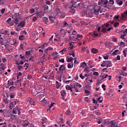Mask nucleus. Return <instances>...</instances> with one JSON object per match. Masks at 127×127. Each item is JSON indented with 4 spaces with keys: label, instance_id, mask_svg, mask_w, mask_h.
I'll return each mask as SVG.
<instances>
[{
    "label": "nucleus",
    "instance_id": "nucleus-48",
    "mask_svg": "<svg viewBox=\"0 0 127 127\" xmlns=\"http://www.w3.org/2000/svg\"><path fill=\"white\" fill-rule=\"evenodd\" d=\"M10 22H11V18H9L6 20V22H7V23H8V24H9V23H10Z\"/></svg>",
    "mask_w": 127,
    "mask_h": 127
},
{
    "label": "nucleus",
    "instance_id": "nucleus-31",
    "mask_svg": "<svg viewBox=\"0 0 127 127\" xmlns=\"http://www.w3.org/2000/svg\"><path fill=\"white\" fill-rule=\"evenodd\" d=\"M42 125H44V123H46V122H47V119L46 118H43L42 119Z\"/></svg>",
    "mask_w": 127,
    "mask_h": 127
},
{
    "label": "nucleus",
    "instance_id": "nucleus-35",
    "mask_svg": "<svg viewBox=\"0 0 127 127\" xmlns=\"http://www.w3.org/2000/svg\"><path fill=\"white\" fill-rule=\"evenodd\" d=\"M75 86L76 87H79V88H81V87H82V85H81L79 83L76 82L75 83H74Z\"/></svg>",
    "mask_w": 127,
    "mask_h": 127
},
{
    "label": "nucleus",
    "instance_id": "nucleus-46",
    "mask_svg": "<svg viewBox=\"0 0 127 127\" xmlns=\"http://www.w3.org/2000/svg\"><path fill=\"white\" fill-rule=\"evenodd\" d=\"M54 104H55V103H54V102H53L51 103V104L49 106V110H50V109H51V108H52V107H53L54 106Z\"/></svg>",
    "mask_w": 127,
    "mask_h": 127
},
{
    "label": "nucleus",
    "instance_id": "nucleus-19",
    "mask_svg": "<svg viewBox=\"0 0 127 127\" xmlns=\"http://www.w3.org/2000/svg\"><path fill=\"white\" fill-rule=\"evenodd\" d=\"M57 84V89H59L60 88V87H61V83L59 82L58 81H56Z\"/></svg>",
    "mask_w": 127,
    "mask_h": 127
},
{
    "label": "nucleus",
    "instance_id": "nucleus-36",
    "mask_svg": "<svg viewBox=\"0 0 127 127\" xmlns=\"http://www.w3.org/2000/svg\"><path fill=\"white\" fill-rule=\"evenodd\" d=\"M16 112H17V114L18 115H20V114H21L20 109L18 108V107L17 108V111Z\"/></svg>",
    "mask_w": 127,
    "mask_h": 127
},
{
    "label": "nucleus",
    "instance_id": "nucleus-16",
    "mask_svg": "<svg viewBox=\"0 0 127 127\" xmlns=\"http://www.w3.org/2000/svg\"><path fill=\"white\" fill-rule=\"evenodd\" d=\"M91 51H92V53H94V54H96L98 53V52H99V50H98V49H96L95 48L92 49Z\"/></svg>",
    "mask_w": 127,
    "mask_h": 127
},
{
    "label": "nucleus",
    "instance_id": "nucleus-55",
    "mask_svg": "<svg viewBox=\"0 0 127 127\" xmlns=\"http://www.w3.org/2000/svg\"><path fill=\"white\" fill-rule=\"evenodd\" d=\"M4 46H5L7 50H8V51H10V50H9V48L7 46V44H5Z\"/></svg>",
    "mask_w": 127,
    "mask_h": 127
},
{
    "label": "nucleus",
    "instance_id": "nucleus-28",
    "mask_svg": "<svg viewBox=\"0 0 127 127\" xmlns=\"http://www.w3.org/2000/svg\"><path fill=\"white\" fill-rule=\"evenodd\" d=\"M45 45H47V43H44L42 46H40L39 48H41L43 49L45 47Z\"/></svg>",
    "mask_w": 127,
    "mask_h": 127
},
{
    "label": "nucleus",
    "instance_id": "nucleus-56",
    "mask_svg": "<svg viewBox=\"0 0 127 127\" xmlns=\"http://www.w3.org/2000/svg\"><path fill=\"white\" fill-rule=\"evenodd\" d=\"M68 25H69V24H68V23H67V22L66 21H64V26L67 27V26H68Z\"/></svg>",
    "mask_w": 127,
    "mask_h": 127
},
{
    "label": "nucleus",
    "instance_id": "nucleus-64",
    "mask_svg": "<svg viewBox=\"0 0 127 127\" xmlns=\"http://www.w3.org/2000/svg\"><path fill=\"white\" fill-rule=\"evenodd\" d=\"M21 34H24V35H26L27 33L26 31H22Z\"/></svg>",
    "mask_w": 127,
    "mask_h": 127
},
{
    "label": "nucleus",
    "instance_id": "nucleus-50",
    "mask_svg": "<svg viewBox=\"0 0 127 127\" xmlns=\"http://www.w3.org/2000/svg\"><path fill=\"white\" fill-rule=\"evenodd\" d=\"M109 3H110V4H114L115 1L114 0H109Z\"/></svg>",
    "mask_w": 127,
    "mask_h": 127
},
{
    "label": "nucleus",
    "instance_id": "nucleus-33",
    "mask_svg": "<svg viewBox=\"0 0 127 127\" xmlns=\"http://www.w3.org/2000/svg\"><path fill=\"white\" fill-rule=\"evenodd\" d=\"M73 64L72 65H71V64H70V63H68L67 64V68H68V69H71V68L73 67Z\"/></svg>",
    "mask_w": 127,
    "mask_h": 127
},
{
    "label": "nucleus",
    "instance_id": "nucleus-53",
    "mask_svg": "<svg viewBox=\"0 0 127 127\" xmlns=\"http://www.w3.org/2000/svg\"><path fill=\"white\" fill-rule=\"evenodd\" d=\"M85 71L87 72V73H89L90 72V70H89V67H86L85 68Z\"/></svg>",
    "mask_w": 127,
    "mask_h": 127
},
{
    "label": "nucleus",
    "instance_id": "nucleus-17",
    "mask_svg": "<svg viewBox=\"0 0 127 127\" xmlns=\"http://www.w3.org/2000/svg\"><path fill=\"white\" fill-rule=\"evenodd\" d=\"M29 125V122L27 121H24L23 126V127H27Z\"/></svg>",
    "mask_w": 127,
    "mask_h": 127
},
{
    "label": "nucleus",
    "instance_id": "nucleus-25",
    "mask_svg": "<svg viewBox=\"0 0 127 127\" xmlns=\"http://www.w3.org/2000/svg\"><path fill=\"white\" fill-rule=\"evenodd\" d=\"M71 88H72V87H71V86H70V85H67L65 86V89H66V90H67L68 91H69L70 90H71Z\"/></svg>",
    "mask_w": 127,
    "mask_h": 127
},
{
    "label": "nucleus",
    "instance_id": "nucleus-29",
    "mask_svg": "<svg viewBox=\"0 0 127 127\" xmlns=\"http://www.w3.org/2000/svg\"><path fill=\"white\" fill-rule=\"evenodd\" d=\"M18 39L19 40H23L24 39V36L22 35L21 36H19Z\"/></svg>",
    "mask_w": 127,
    "mask_h": 127
},
{
    "label": "nucleus",
    "instance_id": "nucleus-34",
    "mask_svg": "<svg viewBox=\"0 0 127 127\" xmlns=\"http://www.w3.org/2000/svg\"><path fill=\"white\" fill-rule=\"evenodd\" d=\"M49 19L51 21H52V22H54V17H53V16H49Z\"/></svg>",
    "mask_w": 127,
    "mask_h": 127
},
{
    "label": "nucleus",
    "instance_id": "nucleus-20",
    "mask_svg": "<svg viewBox=\"0 0 127 127\" xmlns=\"http://www.w3.org/2000/svg\"><path fill=\"white\" fill-rule=\"evenodd\" d=\"M87 66V64H86L85 62H83L80 64V67H82V68H85Z\"/></svg>",
    "mask_w": 127,
    "mask_h": 127
},
{
    "label": "nucleus",
    "instance_id": "nucleus-3",
    "mask_svg": "<svg viewBox=\"0 0 127 127\" xmlns=\"http://www.w3.org/2000/svg\"><path fill=\"white\" fill-rule=\"evenodd\" d=\"M15 17L13 18V21L15 22V24H19V18L21 17V15L19 13H15L14 15Z\"/></svg>",
    "mask_w": 127,
    "mask_h": 127
},
{
    "label": "nucleus",
    "instance_id": "nucleus-5",
    "mask_svg": "<svg viewBox=\"0 0 127 127\" xmlns=\"http://www.w3.org/2000/svg\"><path fill=\"white\" fill-rule=\"evenodd\" d=\"M44 13H45L44 12L41 11L40 12H37L35 14H36L38 18H41L42 16H44Z\"/></svg>",
    "mask_w": 127,
    "mask_h": 127
},
{
    "label": "nucleus",
    "instance_id": "nucleus-59",
    "mask_svg": "<svg viewBox=\"0 0 127 127\" xmlns=\"http://www.w3.org/2000/svg\"><path fill=\"white\" fill-rule=\"evenodd\" d=\"M26 53V55H30V54H31V53H30V51H26L25 52Z\"/></svg>",
    "mask_w": 127,
    "mask_h": 127
},
{
    "label": "nucleus",
    "instance_id": "nucleus-62",
    "mask_svg": "<svg viewBox=\"0 0 127 127\" xmlns=\"http://www.w3.org/2000/svg\"><path fill=\"white\" fill-rule=\"evenodd\" d=\"M102 88L103 89L104 91H106V85L102 84Z\"/></svg>",
    "mask_w": 127,
    "mask_h": 127
},
{
    "label": "nucleus",
    "instance_id": "nucleus-43",
    "mask_svg": "<svg viewBox=\"0 0 127 127\" xmlns=\"http://www.w3.org/2000/svg\"><path fill=\"white\" fill-rule=\"evenodd\" d=\"M37 18H38L37 17H36V16L34 17L33 18L32 21H33V22H35V21H36V20H37Z\"/></svg>",
    "mask_w": 127,
    "mask_h": 127
},
{
    "label": "nucleus",
    "instance_id": "nucleus-4",
    "mask_svg": "<svg viewBox=\"0 0 127 127\" xmlns=\"http://www.w3.org/2000/svg\"><path fill=\"white\" fill-rule=\"evenodd\" d=\"M27 101L28 102L30 106L36 105V102H35V101L34 100V99H32V98H28Z\"/></svg>",
    "mask_w": 127,
    "mask_h": 127
},
{
    "label": "nucleus",
    "instance_id": "nucleus-42",
    "mask_svg": "<svg viewBox=\"0 0 127 127\" xmlns=\"http://www.w3.org/2000/svg\"><path fill=\"white\" fill-rule=\"evenodd\" d=\"M108 3H109V1H108V0H104V2H103V5L108 4Z\"/></svg>",
    "mask_w": 127,
    "mask_h": 127
},
{
    "label": "nucleus",
    "instance_id": "nucleus-60",
    "mask_svg": "<svg viewBox=\"0 0 127 127\" xmlns=\"http://www.w3.org/2000/svg\"><path fill=\"white\" fill-rule=\"evenodd\" d=\"M66 51V48H64L62 51H60V53H62L63 54V52H65Z\"/></svg>",
    "mask_w": 127,
    "mask_h": 127
},
{
    "label": "nucleus",
    "instance_id": "nucleus-8",
    "mask_svg": "<svg viewBox=\"0 0 127 127\" xmlns=\"http://www.w3.org/2000/svg\"><path fill=\"white\" fill-rule=\"evenodd\" d=\"M101 32H103V33H107V28L104 27V25L101 26Z\"/></svg>",
    "mask_w": 127,
    "mask_h": 127
},
{
    "label": "nucleus",
    "instance_id": "nucleus-2",
    "mask_svg": "<svg viewBox=\"0 0 127 127\" xmlns=\"http://www.w3.org/2000/svg\"><path fill=\"white\" fill-rule=\"evenodd\" d=\"M18 103H19V100L17 99H11L10 100L9 108L10 109V110H12V108H14V107H15V105H16V104H18Z\"/></svg>",
    "mask_w": 127,
    "mask_h": 127
},
{
    "label": "nucleus",
    "instance_id": "nucleus-45",
    "mask_svg": "<svg viewBox=\"0 0 127 127\" xmlns=\"http://www.w3.org/2000/svg\"><path fill=\"white\" fill-rule=\"evenodd\" d=\"M27 79H28V80H30L31 79H32V75L29 74L27 75Z\"/></svg>",
    "mask_w": 127,
    "mask_h": 127
},
{
    "label": "nucleus",
    "instance_id": "nucleus-49",
    "mask_svg": "<svg viewBox=\"0 0 127 127\" xmlns=\"http://www.w3.org/2000/svg\"><path fill=\"white\" fill-rule=\"evenodd\" d=\"M14 23H15L14 22V21L13 20L12 21L10 22L9 24L10 25V26H12V25H14Z\"/></svg>",
    "mask_w": 127,
    "mask_h": 127
},
{
    "label": "nucleus",
    "instance_id": "nucleus-26",
    "mask_svg": "<svg viewBox=\"0 0 127 127\" xmlns=\"http://www.w3.org/2000/svg\"><path fill=\"white\" fill-rule=\"evenodd\" d=\"M72 60H73V58L72 57H71L70 58H69L68 57H67L66 58V61L67 62H72Z\"/></svg>",
    "mask_w": 127,
    "mask_h": 127
},
{
    "label": "nucleus",
    "instance_id": "nucleus-30",
    "mask_svg": "<svg viewBox=\"0 0 127 127\" xmlns=\"http://www.w3.org/2000/svg\"><path fill=\"white\" fill-rule=\"evenodd\" d=\"M69 55L72 56L73 57H75V52L74 51H71V53H70Z\"/></svg>",
    "mask_w": 127,
    "mask_h": 127
},
{
    "label": "nucleus",
    "instance_id": "nucleus-10",
    "mask_svg": "<svg viewBox=\"0 0 127 127\" xmlns=\"http://www.w3.org/2000/svg\"><path fill=\"white\" fill-rule=\"evenodd\" d=\"M24 25H25V22L24 21H21L18 24V26H21V27H24Z\"/></svg>",
    "mask_w": 127,
    "mask_h": 127
},
{
    "label": "nucleus",
    "instance_id": "nucleus-9",
    "mask_svg": "<svg viewBox=\"0 0 127 127\" xmlns=\"http://www.w3.org/2000/svg\"><path fill=\"white\" fill-rule=\"evenodd\" d=\"M111 127H115L117 126V123H114V121H111L110 122Z\"/></svg>",
    "mask_w": 127,
    "mask_h": 127
},
{
    "label": "nucleus",
    "instance_id": "nucleus-61",
    "mask_svg": "<svg viewBox=\"0 0 127 127\" xmlns=\"http://www.w3.org/2000/svg\"><path fill=\"white\" fill-rule=\"evenodd\" d=\"M17 68L18 70H20L21 69H22L23 68V66L21 65H17Z\"/></svg>",
    "mask_w": 127,
    "mask_h": 127
},
{
    "label": "nucleus",
    "instance_id": "nucleus-51",
    "mask_svg": "<svg viewBox=\"0 0 127 127\" xmlns=\"http://www.w3.org/2000/svg\"><path fill=\"white\" fill-rule=\"evenodd\" d=\"M92 101H93V104H96V105L97 104H98V101L95 100V98H93V99H92Z\"/></svg>",
    "mask_w": 127,
    "mask_h": 127
},
{
    "label": "nucleus",
    "instance_id": "nucleus-27",
    "mask_svg": "<svg viewBox=\"0 0 127 127\" xmlns=\"http://www.w3.org/2000/svg\"><path fill=\"white\" fill-rule=\"evenodd\" d=\"M80 114H81L82 118L86 117V113H85V112H84V111H82Z\"/></svg>",
    "mask_w": 127,
    "mask_h": 127
},
{
    "label": "nucleus",
    "instance_id": "nucleus-12",
    "mask_svg": "<svg viewBox=\"0 0 127 127\" xmlns=\"http://www.w3.org/2000/svg\"><path fill=\"white\" fill-rule=\"evenodd\" d=\"M118 54H120V51L119 50H116L112 53V55H118Z\"/></svg>",
    "mask_w": 127,
    "mask_h": 127
},
{
    "label": "nucleus",
    "instance_id": "nucleus-7",
    "mask_svg": "<svg viewBox=\"0 0 127 127\" xmlns=\"http://www.w3.org/2000/svg\"><path fill=\"white\" fill-rule=\"evenodd\" d=\"M66 94H67L66 93V91L65 90H62L61 92V95L62 97L63 100H65V98L64 97H65V95Z\"/></svg>",
    "mask_w": 127,
    "mask_h": 127
},
{
    "label": "nucleus",
    "instance_id": "nucleus-38",
    "mask_svg": "<svg viewBox=\"0 0 127 127\" xmlns=\"http://www.w3.org/2000/svg\"><path fill=\"white\" fill-rule=\"evenodd\" d=\"M3 102L4 103V104H8V101L7 100V99H3Z\"/></svg>",
    "mask_w": 127,
    "mask_h": 127
},
{
    "label": "nucleus",
    "instance_id": "nucleus-37",
    "mask_svg": "<svg viewBox=\"0 0 127 127\" xmlns=\"http://www.w3.org/2000/svg\"><path fill=\"white\" fill-rule=\"evenodd\" d=\"M65 114H66L67 116H69V115H71V112H70V111L69 110H67L65 112Z\"/></svg>",
    "mask_w": 127,
    "mask_h": 127
},
{
    "label": "nucleus",
    "instance_id": "nucleus-58",
    "mask_svg": "<svg viewBox=\"0 0 127 127\" xmlns=\"http://www.w3.org/2000/svg\"><path fill=\"white\" fill-rule=\"evenodd\" d=\"M112 41H113V42H117L118 41V39L116 38H112Z\"/></svg>",
    "mask_w": 127,
    "mask_h": 127
},
{
    "label": "nucleus",
    "instance_id": "nucleus-21",
    "mask_svg": "<svg viewBox=\"0 0 127 127\" xmlns=\"http://www.w3.org/2000/svg\"><path fill=\"white\" fill-rule=\"evenodd\" d=\"M105 0H99L98 1V5H102L104 4Z\"/></svg>",
    "mask_w": 127,
    "mask_h": 127
},
{
    "label": "nucleus",
    "instance_id": "nucleus-6",
    "mask_svg": "<svg viewBox=\"0 0 127 127\" xmlns=\"http://www.w3.org/2000/svg\"><path fill=\"white\" fill-rule=\"evenodd\" d=\"M100 9H101V7H99L97 9L96 8H93L92 9L94 14H96V15H98L100 12Z\"/></svg>",
    "mask_w": 127,
    "mask_h": 127
},
{
    "label": "nucleus",
    "instance_id": "nucleus-1",
    "mask_svg": "<svg viewBox=\"0 0 127 127\" xmlns=\"http://www.w3.org/2000/svg\"><path fill=\"white\" fill-rule=\"evenodd\" d=\"M72 6L69 7L70 8L69 12L70 13H75V9L74 8H76V7H81V5H83V3L80 2L78 3L77 4V2H75L74 1H71Z\"/></svg>",
    "mask_w": 127,
    "mask_h": 127
},
{
    "label": "nucleus",
    "instance_id": "nucleus-14",
    "mask_svg": "<svg viewBox=\"0 0 127 127\" xmlns=\"http://www.w3.org/2000/svg\"><path fill=\"white\" fill-rule=\"evenodd\" d=\"M107 68H109V67H112V61H107Z\"/></svg>",
    "mask_w": 127,
    "mask_h": 127
},
{
    "label": "nucleus",
    "instance_id": "nucleus-24",
    "mask_svg": "<svg viewBox=\"0 0 127 127\" xmlns=\"http://www.w3.org/2000/svg\"><path fill=\"white\" fill-rule=\"evenodd\" d=\"M17 107H16V108H14L13 109V111H12V113L13 114H17Z\"/></svg>",
    "mask_w": 127,
    "mask_h": 127
},
{
    "label": "nucleus",
    "instance_id": "nucleus-47",
    "mask_svg": "<svg viewBox=\"0 0 127 127\" xmlns=\"http://www.w3.org/2000/svg\"><path fill=\"white\" fill-rule=\"evenodd\" d=\"M99 105H100V104L99 103H97L96 104V106H95L93 107L94 109L93 110H95V109L97 110V108H98V107H99Z\"/></svg>",
    "mask_w": 127,
    "mask_h": 127
},
{
    "label": "nucleus",
    "instance_id": "nucleus-54",
    "mask_svg": "<svg viewBox=\"0 0 127 127\" xmlns=\"http://www.w3.org/2000/svg\"><path fill=\"white\" fill-rule=\"evenodd\" d=\"M93 75H94V76H98L99 75V72L95 71L93 72Z\"/></svg>",
    "mask_w": 127,
    "mask_h": 127
},
{
    "label": "nucleus",
    "instance_id": "nucleus-57",
    "mask_svg": "<svg viewBox=\"0 0 127 127\" xmlns=\"http://www.w3.org/2000/svg\"><path fill=\"white\" fill-rule=\"evenodd\" d=\"M97 100L99 101V102L100 103H102V102H103V99L101 100V97L97 98Z\"/></svg>",
    "mask_w": 127,
    "mask_h": 127
},
{
    "label": "nucleus",
    "instance_id": "nucleus-13",
    "mask_svg": "<svg viewBox=\"0 0 127 127\" xmlns=\"http://www.w3.org/2000/svg\"><path fill=\"white\" fill-rule=\"evenodd\" d=\"M43 20L45 24H47V23H48V18L46 17H43Z\"/></svg>",
    "mask_w": 127,
    "mask_h": 127
},
{
    "label": "nucleus",
    "instance_id": "nucleus-40",
    "mask_svg": "<svg viewBox=\"0 0 127 127\" xmlns=\"http://www.w3.org/2000/svg\"><path fill=\"white\" fill-rule=\"evenodd\" d=\"M126 52H127V50L126 49H124L123 50V54H124L125 57H127V53Z\"/></svg>",
    "mask_w": 127,
    "mask_h": 127
},
{
    "label": "nucleus",
    "instance_id": "nucleus-22",
    "mask_svg": "<svg viewBox=\"0 0 127 127\" xmlns=\"http://www.w3.org/2000/svg\"><path fill=\"white\" fill-rule=\"evenodd\" d=\"M103 80L102 78L101 80H98L97 81V83H96V85L97 86H99L100 84H101V83H102V82H103Z\"/></svg>",
    "mask_w": 127,
    "mask_h": 127
},
{
    "label": "nucleus",
    "instance_id": "nucleus-23",
    "mask_svg": "<svg viewBox=\"0 0 127 127\" xmlns=\"http://www.w3.org/2000/svg\"><path fill=\"white\" fill-rule=\"evenodd\" d=\"M107 61H105L103 62V63L101 64V67H106L107 65Z\"/></svg>",
    "mask_w": 127,
    "mask_h": 127
},
{
    "label": "nucleus",
    "instance_id": "nucleus-32",
    "mask_svg": "<svg viewBox=\"0 0 127 127\" xmlns=\"http://www.w3.org/2000/svg\"><path fill=\"white\" fill-rule=\"evenodd\" d=\"M45 4H48V5H51V2L49 0H45Z\"/></svg>",
    "mask_w": 127,
    "mask_h": 127
},
{
    "label": "nucleus",
    "instance_id": "nucleus-11",
    "mask_svg": "<svg viewBox=\"0 0 127 127\" xmlns=\"http://www.w3.org/2000/svg\"><path fill=\"white\" fill-rule=\"evenodd\" d=\"M59 70L60 71H65V65H62L59 68Z\"/></svg>",
    "mask_w": 127,
    "mask_h": 127
},
{
    "label": "nucleus",
    "instance_id": "nucleus-44",
    "mask_svg": "<svg viewBox=\"0 0 127 127\" xmlns=\"http://www.w3.org/2000/svg\"><path fill=\"white\" fill-rule=\"evenodd\" d=\"M104 26V27H109V26H110V24L109 23H105L104 24L102 25Z\"/></svg>",
    "mask_w": 127,
    "mask_h": 127
},
{
    "label": "nucleus",
    "instance_id": "nucleus-39",
    "mask_svg": "<svg viewBox=\"0 0 127 127\" xmlns=\"http://www.w3.org/2000/svg\"><path fill=\"white\" fill-rule=\"evenodd\" d=\"M120 45H121L122 47H125L126 46V43H125L124 42H121L120 43Z\"/></svg>",
    "mask_w": 127,
    "mask_h": 127
},
{
    "label": "nucleus",
    "instance_id": "nucleus-15",
    "mask_svg": "<svg viewBox=\"0 0 127 127\" xmlns=\"http://www.w3.org/2000/svg\"><path fill=\"white\" fill-rule=\"evenodd\" d=\"M93 15H94V12H93V10L91 9L89 12H88V16L89 17H93Z\"/></svg>",
    "mask_w": 127,
    "mask_h": 127
},
{
    "label": "nucleus",
    "instance_id": "nucleus-41",
    "mask_svg": "<svg viewBox=\"0 0 127 127\" xmlns=\"http://www.w3.org/2000/svg\"><path fill=\"white\" fill-rule=\"evenodd\" d=\"M120 23L118 22H116L114 24V27H118V26H119Z\"/></svg>",
    "mask_w": 127,
    "mask_h": 127
},
{
    "label": "nucleus",
    "instance_id": "nucleus-63",
    "mask_svg": "<svg viewBox=\"0 0 127 127\" xmlns=\"http://www.w3.org/2000/svg\"><path fill=\"white\" fill-rule=\"evenodd\" d=\"M97 31H98V32H101V26H99V27H97Z\"/></svg>",
    "mask_w": 127,
    "mask_h": 127
},
{
    "label": "nucleus",
    "instance_id": "nucleus-52",
    "mask_svg": "<svg viewBox=\"0 0 127 127\" xmlns=\"http://www.w3.org/2000/svg\"><path fill=\"white\" fill-rule=\"evenodd\" d=\"M103 58L105 60H108L109 59V55H107L106 56H103Z\"/></svg>",
    "mask_w": 127,
    "mask_h": 127
},
{
    "label": "nucleus",
    "instance_id": "nucleus-18",
    "mask_svg": "<svg viewBox=\"0 0 127 127\" xmlns=\"http://www.w3.org/2000/svg\"><path fill=\"white\" fill-rule=\"evenodd\" d=\"M116 2L119 5H122L123 4V0H116Z\"/></svg>",
    "mask_w": 127,
    "mask_h": 127
}]
</instances>
